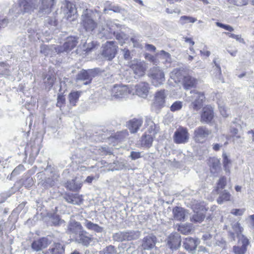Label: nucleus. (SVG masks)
<instances>
[{"label": "nucleus", "mask_w": 254, "mask_h": 254, "mask_svg": "<svg viewBox=\"0 0 254 254\" xmlns=\"http://www.w3.org/2000/svg\"><path fill=\"white\" fill-rule=\"evenodd\" d=\"M21 13H31L38 7L39 0H18Z\"/></svg>", "instance_id": "5"}, {"label": "nucleus", "mask_w": 254, "mask_h": 254, "mask_svg": "<svg viewBox=\"0 0 254 254\" xmlns=\"http://www.w3.org/2000/svg\"><path fill=\"white\" fill-rule=\"evenodd\" d=\"M118 48L115 41H107L102 47L101 55L107 60H112L117 53Z\"/></svg>", "instance_id": "2"}, {"label": "nucleus", "mask_w": 254, "mask_h": 254, "mask_svg": "<svg viewBox=\"0 0 254 254\" xmlns=\"http://www.w3.org/2000/svg\"><path fill=\"white\" fill-rule=\"evenodd\" d=\"M213 111L211 107L206 106L203 108L201 115V122L209 123L213 118Z\"/></svg>", "instance_id": "20"}, {"label": "nucleus", "mask_w": 254, "mask_h": 254, "mask_svg": "<svg viewBox=\"0 0 254 254\" xmlns=\"http://www.w3.org/2000/svg\"><path fill=\"white\" fill-rule=\"evenodd\" d=\"M55 78L53 75H47L44 79V83L47 88L50 90L54 85Z\"/></svg>", "instance_id": "42"}, {"label": "nucleus", "mask_w": 254, "mask_h": 254, "mask_svg": "<svg viewBox=\"0 0 254 254\" xmlns=\"http://www.w3.org/2000/svg\"><path fill=\"white\" fill-rule=\"evenodd\" d=\"M181 244V238L179 234L175 233L170 234L167 239L166 245L171 250H177Z\"/></svg>", "instance_id": "11"}, {"label": "nucleus", "mask_w": 254, "mask_h": 254, "mask_svg": "<svg viewBox=\"0 0 254 254\" xmlns=\"http://www.w3.org/2000/svg\"><path fill=\"white\" fill-rule=\"evenodd\" d=\"M211 133V131L205 127H199L194 131V138L195 141L199 143L203 142Z\"/></svg>", "instance_id": "12"}, {"label": "nucleus", "mask_w": 254, "mask_h": 254, "mask_svg": "<svg viewBox=\"0 0 254 254\" xmlns=\"http://www.w3.org/2000/svg\"><path fill=\"white\" fill-rule=\"evenodd\" d=\"M231 194L226 190H224L220 194L219 197L217 199V202L219 204H221L224 201H229L230 200Z\"/></svg>", "instance_id": "40"}, {"label": "nucleus", "mask_w": 254, "mask_h": 254, "mask_svg": "<svg viewBox=\"0 0 254 254\" xmlns=\"http://www.w3.org/2000/svg\"><path fill=\"white\" fill-rule=\"evenodd\" d=\"M167 95V92L165 90L157 91L154 95L153 106L157 109H161L164 107Z\"/></svg>", "instance_id": "8"}, {"label": "nucleus", "mask_w": 254, "mask_h": 254, "mask_svg": "<svg viewBox=\"0 0 254 254\" xmlns=\"http://www.w3.org/2000/svg\"><path fill=\"white\" fill-rule=\"evenodd\" d=\"M65 101V98L62 95H59L57 99V106L61 108L64 104Z\"/></svg>", "instance_id": "64"}, {"label": "nucleus", "mask_w": 254, "mask_h": 254, "mask_svg": "<svg viewBox=\"0 0 254 254\" xmlns=\"http://www.w3.org/2000/svg\"><path fill=\"white\" fill-rule=\"evenodd\" d=\"M183 107V102L181 101H175L170 107V110L171 112H175L180 111Z\"/></svg>", "instance_id": "45"}, {"label": "nucleus", "mask_w": 254, "mask_h": 254, "mask_svg": "<svg viewBox=\"0 0 254 254\" xmlns=\"http://www.w3.org/2000/svg\"><path fill=\"white\" fill-rule=\"evenodd\" d=\"M41 5L39 7V12L43 14H48L51 12L52 7L55 4V0H39Z\"/></svg>", "instance_id": "17"}, {"label": "nucleus", "mask_w": 254, "mask_h": 254, "mask_svg": "<svg viewBox=\"0 0 254 254\" xmlns=\"http://www.w3.org/2000/svg\"><path fill=\"white\" fill-rule=\"evenodd\" d=\"M149 85L146 82H141L135 86L136 94L142 98H146L148 94Z\"/></svg>", "instance_id": "15"}, {"label": "nucleus", "mask_w": 254, "mask_h": 254, "mask_svg": "<svg viewBox=\"0 0 254 254\" xmlns=\"http://www.w3.org/2000/svg\"><path fill=\"white\" fill-rule=\"evenodd\" d=\"M87 232L83 230L79 234L76 240L78 243L82 244L84 246H87L92 241V239L87 236Z\"/></svg>", "instance_id": "30"}, {"label": "nucleus", "mask_w": 254, "mask_h": 254, "mask_svg": "<svg viewBox=\"0 0 254 254\" xmlns=\"http://www.w3.org/2000/svg\"><path fill=\"white\" fill-rule=\"evenodd\" d=\"M145 58L147 61L152 63L154 65H156L159 63V61L158 59H157L156 57L150 54H145Z\"/></svg>", "instance_id": "55"}, {"label": "nucleus", "mask_w": 254, "mask_h": 254, "mask_svg": "<svg viewBox=\"0 0 254 254\" xmlns=\"http://www.w3.org/2000/svg\"><path fill=\"white\" fill-rule=\"evenodd\" d=\"M215 238V235L206 233L203 235L202 239L207 245L211 246L214 244Z\"/></svg>", "instance_id": "37"}, {"label": "nucleus", "mask_w": 254, "mask_h": 254, "mask_svg": "<svg viewBox=\"0 0 254 254\" xmlns=\"http://www.w3.org/2000/svg\"><path fill=\"white\" fill-rule=\"evenodd\" d=\"M103 252L105 254H113L116 252V249L114 246L110 245L107 246L105 249H104Z\"/></svg>", "instance_id": "61"}, {"label": "nucleus", "mask_w": 254, "mask_h": 254, "mask_svg": "<svg viewBox=\"0 0 254 254\" xmlns=\"http://www.w3.org/2000/svg\"><path fill=\"white\" fill-rule=\"evenodd\" d=\"M93 11L87 9L83 11L80 24L86 32H91L97 27V24L93 19Z\"/></svg>", "instance_id": "1"}, {"label": "nucleus", "mask_w": 254, "mask_h": 254, "mask_svg": "<svg viewBox=\"0 0 254 254\" xmlns=\"http://www.w3.org/2000/svg\"><path fill=\"white\" fill-rule=\"evenodd\" d=\"M55 183L56 181L54 179L48 178L44 181L42 183V186H43L45 188H48L54 186Z\"/></svg>", "instance_id": "52"}, {"label": "nucleus", "mask_w": 254, "mask_h": 254, "mask_svg": "<svg viewBox=\"0 0 254 254\" xmlns=\"http://www.w3.org/2000/svg\"><path fill=\"white\" fill-rule=\"evenodd\" d=\"M126 241H132L138 239L140 236V232L139 231H126Z\"/></svg>", "instance_id": "36"}, {"label": "nucleus", "mask_w": 254, "mask_h": 254, "mask_svg": "<svg viewBox=\"0 0 254 254\" xmlns=\"http://www.w3.org/2000/svg\"><path fill=\"white\" fill-rule=\"evenodd\" d=\"M55 47H50L47 45H43L41 47V52L45 55H50L52 54L51 51L54 49Z\"/></svg>", "instance_id": "54"}, {"label": "nucleus", "mask_w": 254, "mask_h": 254, "mask_svg": "<svg viewBox=\"0 0 254 254\" xmlns=\"http://www.w3.org/2000/svg\"><path fill=\"white\" fill-rule=\"evenodd\" d=\"M51 222L54 226H59L63 223H64V220H62L58 215H53L51 217Z\"/></svg>", "instance_id": "50"}, {"label": "nucleus", "mask_w": 254, "mask_h": 254, "mask_svg": "<svg viewBox=\"0 0 254 254\" xmlns=\"http://www.w3.org/2000/svg\"><path fill=\"white\" fill-rule=\"evenodd\" d=\"M219 109L220 112L222 116L227 117L228 116V110L226 107L223 105H219Z\"/></svg>", "instance_id": "62"}, {"label": "nucleus", "mask_w": 254, "mask_h": 254, "mask_svg": "<svg viewBox=\"0 0 254 254\" xmlns=\"http://www.w3.org/2000/svg\"><path fill=\"white\" fill-rule=\"evenodd\" d=\"M208 164L212 174L218 173L220 170V161L217 158H210L208 160Z\"/></svg>", "instance_id": "25"}, {"label": "nucleus", "mask_w": 254, "mask_h": 254, "mask_svg": "<svg viewBox=\"0 0 254 254\" xmlns=\"http://www.w3.org/2000/svg\"><path fill=\"white\" fill-rule=\"evenodd\" d=\"M116 37V39L121 44H123L125 42V41L127 39V36L126 34H125L123 32H118L114 35Z\"/></svg>", "instance_id": "48"}, {"label": "nucleus", "mask_w": 254, "mask_h": 254, "mask_svg": "<svg viewBox=\"0 0 254 254\" xmlns=\"http://www.w3.org/2000/svg\"><path fill=\"white\" fill-rule=\"evenodd\" d=\"M77 44V39L75 37H68L62 46H57L54 48L55 52L61 53L64 52H68L75 47Z\"/></svg>", "instance_id": "7"}, {"label": "nucleus", "mask_w": 254, "mask_h": 254, "mask_svg": "<svg viewBox=\"0 0 254 254\" xmlns=\"http://www.w3.org/2000/svg\"><path fill=\"white\" fill-rule=\"evenodd\" d=\"M64 248L63 245L57 243L53 244L47 251L46 254H63Z\"/></svg>", "instance_id": "27"}, {"label": "nucleus", "mask_w": 254, "mask_h": 254, "mask_svg": "<svg viewBox=\"0 0 254 254\" xmlns=\"http://www.w3.org/2000/svg\"><path fill=\"white\" fill-rule=\"evenodd\" d=\"M237 237L239 239V243L242 244L241 246L245 247V248H247L248 245L249 244V240L242 234L239 235Z\"/></svg>", "instance_id": "51"}, {"label": "nucleus", "mask_w": 254, "mask_h": 254, "mask_svg": "<svg viewBox=\"0 0 254 254\" xmlns=\"http://www.w3.org/2000/svg\"><path fill=\"white\" fill-rule=\"evenodd\" d=\"M76 80L77 81H83V84L85 85L88 84L91 82L90 77L89 76L87 70H83L77 74Z\"/></svg>", "instance_id": "34"}, {"label": "nucleus", "mask_w": 254, "mask_h": 254, "mask_svg": "<svg viewBox=\"0 0 254 254\" xmlns=\"http://www.w3.org/2000/svg\"><path fill=\"white\" fill-rule=\"evenodd\" d=\"M82 186L81 181L77 180V178L67 181L65 184V187L70 190L78 191Z\"/></svg>", "instance_id": "29"}, {"label": "nucleus", "mask_w": 254, "mask_h": 254, "mask_svg": "<svg viewBox=\"0 0 254 254\" xmlns=\"http://www.w3.org/2000/svg\"><path fill=\"white\" fill-rule=\"evenodd\" d=\"M50 244L51 241L47 238L43 237L34 241L32 243L31 247L34 251L38 252L47 247Z\"/></svg>", "instance_id": "14"}, {"label": "nucleus", "mask_w": 254, "mask_h": 254, "mask_svg": "<svg viewBox=\"0 0 254 254\" xmlns=\"http://www.w3.org/2000/svg\"><path fill=\"white\" fill-rule=\"evenodd\" d=\"M126 231H120L115 233L113 235V238L115 241L123 242L126 241Z\"/></svg>", "instance_id": "44"}, {"label": "nucleus", "mask_w": 254, "mask_h": 254, "mask_svg": "<svg viewBox=\"0 0 254 254\" xmlns=\"http://www.w3.org/2000/svg\"><path fill=\"white\" fill-rule=\"evenodd\" d=\"M66 9L65 17L66 19L70 21H73L77 17V10L75 5L70 2L66 3Z\"/></svg>", "instance_id": "22"}, {"label": "nucleus", "mask_w": 254, "mask_h": 254, "mask_svg": "<svg viewBox=\"0 0 254 254\" xmlns=\"http://www.w3.org/2000/svg\"><path fill=\"white\" fill-rule=\"evenodd\" d=\"M233 230L237 234V236L242 234L243 231V228L241 226L239 222H236L232 224V225Z\"/></svg>", "instance_id": "53"}, {"label": "nucleus", "mask_w": 254, "mask_h": 254, "mask_svg": "<svg viewBox=\"0 0 254 254\" xmlns=\"http://www.w3.org/2000/svg\"><path fill=\"white\" fill-rule=\"evenodd\" d=\"M190 93L192 94L191 96L192 100L191 106L193 110L198 111L202 106V103L205 99L204 95L203 93L196 90L191 91Z\"/></svg>", "instance_id": "9"}, {"label": "nucleus", "mask_w": 254, "mask_h": 254, "mask_svg": "<svg viewBox=\"0 0 254 254\" xmlns=\"http://www.w3.org/2000/svg\"><path fill=\"white\" fill-rule=\"evenodd\" d=\"M64 199L68 203L72 204H79L82 201V196L78 194L68 193L64 196Z\"/></svg>", "instance_id": "24"}, {"label": "nucleus", "mask_w": 254, "mask_h": 254, "mask_svg": "<svg viewBox=\"0 0 254 254\" xmlns=\"http://www.w3.org/2000/svg\"><path fill=\"white\" fill-rule=\"evenodd\" d=\"M173 218L177 221H184L186 216V210L181 207L176 206L172 210Z\"/></svg>", "instance_id": "28"}, {"label": "nucleus", "mask_w": 254, "mask_h": 254, "mask_svg": "<svg viewBox=\"0 0 254 254\" xmlns=\"http://www.w3.org/2000/svg\"><path fill=\"white\" fill-rule=\"evenodd\" d=\"M142 123V119L134 118L127 123V127L131 133H135L139 129Z\"/></svg>", "instance_id": "19"}, {"label": "nucleus", "mask_w": 254, "mask_h": 254, "mask_svg": "<svg viewBox=\"0 0 254 254\" xmlns=\"http://www.w3.org/2000/svg\"><path fill=\"white\" fill-rule=\"evenodd\" d=\"M149 76L152 83L155 86H158L163 83L165 80L163 71L158 67H154L150 69Z\"/></svg>", "instance_id": "4"}, {"label": "nucleus", "mask_w": 254, "mask_h": 254, "mask_svg": "<svg viewBox=\"0 0 254 254\" xmlns=\"http://www.w3.org/2000/svg\"><path fill=\"white\" fill-rule=\"evenodd\" d=\"M225 34L228 35L229 37L232 38L236 40L238 42L241 43H245V41L243 38L241 37L240 35H236L235 34L230 33L229 32H225Z\"/></svg>", "instance_id": "56"}, {"label": "nucleus", "mask_w": 254, "mask_h": 254, "mask_svg": "<svg viewBox=\"0 0 254 254\" xmlns=\"http://www.w3.org/2000/svg\"><path fill=\"white\" fill-rule=\"evenodd\" d=\"M186 75H185V72L183 69L176 68L174 69L170 74L171 78L173 79L176 83L183 81Z\"/></svg>", "instance_id": "26"}, {"label": "nucleus", "mask_w": 254, "mask_h": 254, "mask_svg": "<svg viewBox=\"0 0 254 254\" xmlns=\"http://www.w3.org/2000/svg\"><path fill=\"white\" fill-rule=\"evenodd\" d=\"M128 132L127 130L117 132L115 135V138L119 141H123L127 138Z\"/></svg>", "instance_id": "47"}, {"label": "nucleus", "mask_w": 254, "mask_h": 254, "mask_svg": "<svg viewBox=\"0 0 254 254\" xmlns=\"http://www.w3.org/2000/svg\"><path fill=\"white\" fill-rule=\"evenodd\" d=\"M112 93L115 98H121L127 95L129 90L126 85H115L112 89Z\"/></svg>", "instance_id": "16"}, {"label": "nucleus", "mask_w": 254, "mask_h": 254, "mask_svg": "<svg viewBox=\"0 0 254 254\" xmlns=\"http://www.w3.org/2000/svg\"><path fill=\"white\" fill-rule=\"evenodd\" d=\"M205 218V215L198 211H196L191 218V221L194 222H201Z\"/></svg>", "instance_id": "43"}, {"label": "nucleus", "mask_w": 254, "mask_h": 254, "mask_svg": "<svg viewBox=\"0 0 254 254\" xmlns=\"http://www.w3.org/2000/svg\"><path fill=\"white\" fill-rule=\"evenodd\" d=\"M222 156L223 159V163L224 170L226 173H230L231 162L230 160L228 159L226 154H223Z\"/></svg>", "instance_id": "46"}, {"label": "nucleus", "mask_w": 254, "mask_h": 254, "mask_svg": "<svg viewBox=\"0 0 254 254\" xmlns=\"http://www.w3.org/2000/svg\"><path fill=\"white\" fill-rule=\"evenodd\" d=\"M153 141V136L152 134L145 133L141 137V145L144 147L149 148L152 146Z\"/></svg>", "instance_id": "35"}, {"label": "nucleus", "mask_w": 254, "mask_h": 254, "mask_svg": "<svg viewBox=\"0 0 254 254\" xmlns=\"http://www.w3.org/2000/svg\"><path fill=\"white\" fill-rule=\"evenodd\" d=\"M83 230L81 224L75 220H71L68 225L67 232L69 234H79Z\"/></svg>", "instance_id": "21"}, {"label": "nucleus", "mask_w": 254, "mask_h": 254, "mask_svg": "<svg viewBox=\"0 0 254 254\" xmlns=\"http://www.w3.org/2000/svg\"><path fill=\"white\" fill-rule=\"evenodd\" d=\"M100 69L98 68H96L94 69H88L87 70V73H88L89 76L90 77V81H91L93 77H95L96 75H97L100 72Z\"/></svg>", "instance_id": "59"}, {"label": "nucleus", "mask_w": 254, "mask_h": 254, "mask_svg": "<svg viewBox=\"0 0 254 254\" xmlns=\"http://www.w3.org/2000/svg\"><path fill=\"white\" fill-rule=\"evenodd\" d=\"M233 251L235 254H245L247 248L243 246H234L233 247Z\"/></svg>", "instance_id": "58"}, {"label": "nucleus", "mask_w": 254, "mask_h": 254, "mask_svg": "<svg viewBox=\"0 0 254 254\" xmlns=\"http://www.w3.org/2000/svg\"><path fill=\"white\" fill-rule=\"evenodd\" d=\"M216 25L217 26L222 28H223L226 30H228L229 31L232 32V31H234V28L229 25H226V24H223V23L219 22H217L216 23Z\"/></svg>", "instance_id": "60"}, {"label": "nucleus", "mask_w": 254, "mask_h": 254, "mask_svg": "<svg viewBox=\"0 0 254 254\" xmlns=\"http://www.w3.org/2000/svg\"><path fill=\"white\" fill-rule=\"evenodd\" d=\"M120 28L119 24H116L111 20H107L106 25L99 28V31L102 37L106 39L111 38L113 35L117 33L118 29Z\"/></svg>", "instance_id": "3"}, {"label": "nucleus", "mask_w": 254, "mask_h": 254, "mask_svg": "<svg viewBox=\"0 0 254 254\" xmlns=\"http://www.w3.org/2000/svg\"><path fill=\"white\" fill-rule=\"evenodd\" d=\"M156 242L157 238L156 236L150 234L143 238L141 246L144 250H150L154 248Z\"/></svg>", "instance_id": "13"}, {"label": "nucleus", "mask_w": 254, "mask_h": 254, "mask_svg": "<svg viewBox=\"0 0 254 254\" xmlns=\"http://www.w3.org/2000/svg\"><path fill=\"white\" fill-rule=\"evenodd\" d=\"M157 56H159L160 59L164 60V64H170L172 62L171 55L164 50H161L157 54Z\"/></svg>", "instance_id": "39"}, {"label": "nucleus", "mask_w": 254, "mask_h": 254, "mask_svg": "<svg viewBox=\"0 0 254 254\" xmlns=\"http://www.w3.org/2000/svg\"><path fill=\"white\" fill-rule=\"evenodd\" d=\"M183 83L184 88L188 90L195 86L197 84V80L191 76L186 75L183 81Z\"/></svg>", "instance_id": "32"}, {"label": "nucleus", "mask_w": 254, "mask_h": 254, "mask_svg": "<svg viewBox=\"0 0 254 254\" xmlns=\"http://www.w3.org/2000/svg\"><path fill=\"white\" fill-rule=\"evenodd\" d=\"M226 185V178L225 177H222L220 178L217 186L216 190L218 191L219 189H223L225 188Z\"/></svg>", "instance_id": "57"}, {"label": "nucleus", "mask_w": 254, "mask_h": 254, "mask_svg": "<svg viewBox=\"0 0 254 254\" xmlns=\"http://www.w3.org/2000/svg\"><path fill=\"white\" fill-rule=\"evenodd\" d=\"M80 91H72L68 95V100L71 106H75L80 96Z\"/></svg>", "instance_id": "38"}, {"label": "nucleus", "mask_w": 254, "mask_h": 254, "mask_svg": "<svg viewBox=\"0 0 254 254\" xmlns=\"http://www.w3.org/2000/svg\"><path fill=\"white\" fill-rule=\"evenodd\" d=\"M178 230L183 234H188L191 231V226L190 225H180Z\"/></svg>", "instance_id": "49"}, {"label": "nucleus", "mask_w": 254, "mask_h": 254, "mask_svg": "<svg viewBox=\"0 0 254 254\" xmlns=\"http://www.w3.org/2000/svg\"><path fill=\"white\" fill-rule=\"evenodd\" d=\"M84 225L86 228L91 231H93L96 233H101L103 231V228L97 224L94 223L91 221L85 219Z\"/></svg>", "instance_id": "33"}, {"label": "nucleus", "mask_w": 254, "mask_h": 254, "mask_svg": "<svg viewBox=\"0 0 254 254\" xmlns=\"http://www.w3.org/2000/svg\"><path fill=\"white\" fill-rule=\"evenodd\" d=\"M198 245L197 240L190 237H187L183 242V247L188 251L192 252L195 250Z\"/></svg>", "instance_id": "23"}, {"label": "nucleus", "mask_w": 254, "mask_h": 254, "mask_svg": "<svg viewBox=\"0 0 254 254\" xmlns=\"http://www.w3.org/2000/svg\"><path fill=\"white\" fill-rule=\"evenodd\" d=\"M189 138V134L185 127H180L174 133V140L176 143H185L188 142Z\"/></svg>", "instance_id": "10"}, {"label": "nucleus", "mask_w": 254, "mask_h": 254, "mask_svg": "<svg viewBox=\"0 0 254 254\" xmlns=\"http://www.w3.org/2000/svg\"><path fill=\"white\" fill-rule=\"evenodd\" d=\"M145 125L147 128V130L154 136L159 130V127L156 125L150 118H146L145 121Z\"/></svg>", "instance_id": "31"}, {"label": "nucleus", "mask_w": 254, "mask_h": 254, "mask_svg": "<svg viewBox=\"0 0 254 254\" xmlns=\"http://www.w3.org/2000/svg\"><path fill=\"white\" fill-rule=\"evenodd\" d=\"M21 13H31L38 7L39 0H18Z\"/></svg>", "instance_id": "6"}, {"label": "nucleus", "mask_w": 254, "mask_h": 254, "mask_svg": "<svg viewBox=\"0 0 254 254\" xmlns=\"http://www.w3.org/2000/svg\"><path fill=\"white\" fill-rule=\"evenodd\" d=\"M130 68L135 74L134 78H137L144 74L145 66L143 63L141 62L135 64H132Z\"/></svg>", "instance_id": "18"}, {"label": "nucleus", "mask_w": 254, "mask_h": 254, "mask_svg": "<svg viewBox=\"0 0 254 254\" xmlns=\"http://www.w3.org/2000/svg\"><path fill=\"white\" fill-rule=\"evenodd\" d=\"M196 20V18L191 16H182L180 17L179 22L183 25L189 23H194Z\"/></svg>", "instance_id": "41"}, {"label": "nucleus", "mask_w": 254, "mask_h": 254, "mask_svg": "<svg viewBox=\"0 0 254 254\" xmlns=\"http://www.w3.org/2000/svg\"><path fill=\"white\" fill-rule=\"evenodd\" d=\"M245 211V208L242 209H233L231 210V213L235 216H241Z\"/></svg>", "instance_id": "63"}]
</instances>
